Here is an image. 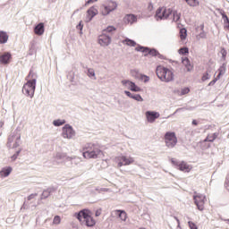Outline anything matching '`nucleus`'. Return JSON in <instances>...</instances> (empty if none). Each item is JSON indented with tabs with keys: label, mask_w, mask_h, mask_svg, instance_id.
<instances>
[{
	"label": "nucleus",
	"mask_w": 229,
	"mask_h": 229,
	"mask_svg": "<svg viewBox=\"0 0 229 229\" xmlns=\"http://www.w3.org/2000/svg\"><path fill=\"white\" fill-rule=\"evenodd\" d=\"M173 21L174 22H178L180 21V13H178L176 11L173 13Z\"/></svg>",
	"instance_id": "obj_30"
},
{
	"label": "nucleus",
	"mask_w": 229,
	"mask_h": 229,
	"mask_svg": "<svg viewBox=\"0 0 229 229\" xmlns=\"http://www.w3.org/2000/svg\"><path fill=\"white\" fill-rule=\"evenodd\" d=\"M61 221H62V219L60 218V216H56L54 217L53 223H54V225H60Z\"/></svg>",
	"instance_id": "obj_34"
},
{
	"label": "nucleus",
	"mask_w": 229,
	"mask_h": 229,
	"mask_svg": "<svg viewBox=\"0 0 229 229\" xmlns=\"http://www.w3.org/2000/svg\"><path fill=\"white\" fill-rule=\"evenodd\" d=\"M12 62V54L9 52H4L0 55V64L2 65H8Z\"/></svg>",
	"instance_id": "obj_14"
},
{
	"label": "nucleus",
	"mask_w": 229,
	"mask_h": 229,
	"mask_svg": "<svg viewBox=\"0 0 229 229\" xmlns=\"http://www.w3.org/2000/svg\"><path fill=\"white\" fill-rule=\"evenodd\" d=\"M189 92H191V89H190L189 88H183V89L181 90L182 96H185V94H189Z\"/></svg>",
	"instance_id": "obj_36"
},
{
	"label": "nucleus",
	"mask_w": 229,
	"mask_h": 229,
	"mask_svg": "<svg viewBox=\"0 0 229 229\" xmlns=\"http://www.w3.org/2000/svg\"><path fill=\"white\" fill-rule=\"evenodd\" d=\"M34 198H37V193H32L28 197V200L31 201V199H34Z\"/></svg>",
	"instance_id": "obj_41"
},
{
	"label": "nucleus",
	"mask_w": 229,
	"mask_h": 229,
	"mask_svg": "<svg viewBox=\"0 0 229 229\" xmlns=\"http://www.w3.org/2000/svg\"><path fill=\"white\" fill-rule=\"evenodd\" d=\"M104 31H106L107 33H112V31H115V29H114V26H109V27H107L106 30H104Z\"/></svg>",
	"instance_id": "obj_39"
},
{
	"label": "nucleus",
	"mask_w": 229,
	"mask_h": 229,
	"mask_svg": "<svg viewBox=\"0 0 229 229\" xmlns=\"http://www.w3.org/2000/svg\"><path fill=\"white\" fill-rule=\"evenodd\" d=\"M192 124H193V126H198V121L193 120V121H192Z\"/></svg>",
	"instance_id": "obj_48"
},
{
	"label": "nucleus",
	"mask_w": 229,
	"mask_h": 229,
	"mask_svg": "<svg viewBox=\"0 0 229 229\" xmlns=\"http://www.w3.org/2000/svg\"><path fill=\"white\" fill-rule=\"evenodd\" d=\"M165 143L167 148H174L178 143V139L174 132L168 131L165 134Z\"/></svg>",
	"instance_id": "obj_5"
},
{
	"label": "nucleus",
	"mask_w": 229,
	"mask_h": 229,
	"mask_svg": "<svg viewBox=\"0 0 229 229\" xmlns=\"http://www.w3.org/2000/svg\"><path fill=\"white\" fill-rule=\"evenodd\" d=\"M98 10L96 7L92 6L87 11L86 22H90L96 15H98Z\"/></svg>",
	"instance_id": "obj_15"
},
{
	"label": "nucleus",
	"mask_w": 229,
	"mask_h": 229,
	"mask_svg": "<svg viewBox=\"0 0 229 229\" xmlns=\"http://www.w3.org/2000/svg\"><path fill=\"white\" fill-rule=\"evenodd\" d=\"M75 131L72 127L69 124H66L63 127V137L64 139H72L75 135Z\"/></svg>",
	"instance_id": "obj_10"
},
{
	"label": "nucleus",
	"mask_w": 229,
	"mask_h": 229,
	"mask_svg": "<svg viewBox=\"0 0 229 229\" xmlns=\"http://www.w3.org/2000/svg\"><path fill=\"white\" fill-rule=\"evenodd\" d=\"M131 99H135V101H144V98L139 94L132 95Z\"/></svg>",
	"instance_id": "obj_33"
},
{
	"label": "nucleus",
	"mask_w": 229,
	"mask_h": 229,
	"mask_svg": "<svg viewBox=\"0 0 229 229\" xmlns=\"http://www.w3.org/2000/svg\"><path fill=\"white\" fill-rule=\"evenodd\" d=\"M45 28H44V23H38L35 28H34V33L35 35H38L40 37L41 35H44Z\"/></svg>",
	"instance_id": "obj_19"
},
{
	"label": "nucleus",
	"mask_w": 229,
	"mask_h": 229,
	"mask_svg": "<svg viewBox=\"0 0 229 229\" xmlns=\"http://www.w3.org/2000/svg\"><path fill=\"white\" fill-rule=\"evenodd\" d=\"M179 55H189V48L182 47V48L179 49Z\"/></svg>",
	"instance_id": "obj_32"
},
{
	"label": "nucleus",
	"mask_w": 229,
	"mask_h": 229,
	"mask_svg": "<svg viewBox=\"0 0 229 229\" xmlns=\"http://www.w3.org/2000/svg\"><path fill=\"white\" fill-rule=\"evenodd\" d=\"M78 28H81V30L83 28V26L81 25V22H80Z\"/></svg>",
	"instance_id": "obj_50"
},
{
	"label": "nucleus",
	"mask_w": 229,
	"mask_h": 229,
	"mask_svg": "<svg viewBox=\"0 0 229 229\" xmlns=\"http://www.w3.org/2000/svg\"><path fill=\"white\" fill-rule=\"evenodd\" d=\"M88 76L89 78H94V80H96V72H94V69L88 70Z\"/></svg>",
	"instance_id": "obj_31"
},
{
	"label": "nucleus",
	"mask_w": 229,
	"mask_h": 229,
	"mask_svg": "<svg viewBox=\"0 0 229 229\" xmlns=\"http://www.w3.org/2000/svg\"><path fill=\"white\" fill-rule=\"evenodd\" d=\"M194 203L198 208V210L203 211L205 210V201L207 198L203 194H197L193 197Z\"/></svg>",
	"instance_id": "obj_7"
},
{
	"label": "nucleus",
	"mask_w": 229,
	"mask_h": 229,
	"mask_svg": "<svg viewBox=\"0 0 229 229\" xmlns=\"http://www.w3.org/2000/svg\"><path fill=\"white\" fill-rule=\"evenodd\" d=\"M222 17H223V19H224L225 24H229L228 16H227L226 14H222Z\"/></svg>",
	"instance_id": "obj_40"
},
{
	"label": "nucleus",
	"mask_w": 229,
	"mask_h": 229,
	"mask_svg": "<svg viewBox=\"0 0 229 229\" xmlns=\"http://www.w3.org/2000/svg\"><path fill=\"white\" fill-rule=\"evenodd\" d=\"M219 79H217V77H216L213 81H211L209 82V85H214L216 83V81H217Z\"/></svg>",
	"instance_id": "obj_45"
},
{
	"label": "nucleus",
	"mask_w": 229,
	"mask_h": 229,
	"mask_svg": "<svg viewBox=\"0 0 229 229\" xmlns=\"http://www.w3.org/2000/svg\"><path fill=\"white\" fill-rule=\"evenodd\" d=\"M189 6H199V1L198 0H185Z\"/></svg>",
	"instance_id": "obj_28"
},
{
	"label": "nucleus",
	"mask_w": 229,
	"mask_h": 229,
	"mask_svg": "<svg viewBox=\"0 0 229 229\" xmlns=\"http://www.w3.org/2000/svg\"><path fill=\"white\" fill-rule=\"evenodd\" d=\"M173 13V11L171 9H166L165 7H160L157 10L156 13V19L158 21H162V19H167L169 15Z\"/></svg>",
	"instance_id": "obj_8"
},
{
	"label": "nucleus",
	"mask_w": 229,
	"mask_h": 229,
	"mask_svg": "<svg viewBox=\"0 0 229 229\" xmlns=\"http://www.w3.org/2000/svg\"><path fill=\"white\" fill-rule=\"evenodd\" d=\"M182 64L184 65V67H186V70L188 72H191V71H192V69H194V66L192 64H191V61L189 60V58L184 57L182 58Z\"/></svg>",
	"instance_id": "obj_21"
},
{
	"label": "nucleus",
	"mask_w": 229,
	"mask_h": 229,
	"mask_svg": "<svg viewBox=\"0 0 229 229\" xmlns=\"http://www.w3.org/2000/svg\"><path fill=\"white\" fill-rule=\"evenodd\" d=\"M221 55H222V57L224 60H226V55H227V52L225 48H222L221 51H220Z\"/></svg>",
	"instance_id": "obj_37"
},
{
	"label": "nucleus",
	"mask_w": 229,
	"mask_h": 229,
	"mask_svg": "<svg viewBox=\"0 0 229 229\" xmlns=\"http://www.w3.org/2000/svg\"><path fill=\"white\" fill-rule=\"evenodd\" d=\"M137 51H141V53H148L150 56H157V58H163V55L158 53L156 49H149L142 47L136 48Z\"/></svg>",
	"instance_id": "obj_11"
},
{
	"label": "nucleus",
	"mask_w": 229,
	"mask_h": 229,
	"mask_svg": "<svg viewBox=\"0 0 229 229\" xmlns=\"http://www.w3.org/2000/svg\"><path fill=\"white\" fill-rule=\"evenodd\" d=\"M124 24H133V22H137V16L134 14H126L123 18Z\"/></svg>",
	"instance_id": "obj_18"
},
{
	"label": "nucleus",
	"mask_w": 229,
	"mask_h": 229,
	"mask_svg": "<svg viewBox=\"0 0 229 229\" xmlns=\"http://www.w3.org/2000/svg\"><path fill=\"white\" fill-rule=\"evenodd\" d=\"M177 168L179 171H182V173H191V171H192V166L188 165L185 161L179 163V166Z\"/></svg>",
	"instance_id": "obj_16"
},
{
	"label": "nucleus",
	"mask_w": 229,
	"mask_h": 229,
	"mask_svg": "<svg viewBox=\"0 0 229 229\" xmlns=\"http://www.w3.org/2000/svg\"><path fill=\"white\" fill-rule=\"evenodd\" d=\"M77 219L89 228L96 226V220L92 217V212L89 209H82L77 214Z\"/></svg>",
	"instance_id": "obj_3"
},
{
	"label": "nucleus",
	"mask_w": 229,
	"mask_h": 229,
	"mask_svg": "<svg viewBox=\"0 0 229 229\" xmlns=\"http://www.w3.org/2000/svg\"><path fill=\"white\" fill-rule=\"evenodd\" d=\"M148 123H155L158 117H160V113L155 111H147L145 113Z\"/></svg>",
	"instance_id": "obj_12"
},
{
	"label": "nucleus",
	"mask_w": 229,
	"mask_h": 229,
	"mask_svg": "<svg viewBox=\"0 0 229 229\" xmlns=\"http://www.w3.org/2000/svg\"><path fill=\"white\" fill-rule=\"evenodd\" d=\"M176 221H177L178 225H180V220L178 218H176Z\"/></svg>",
	"instance_id": "obj_52"
},
{
	"label": "nucleus",
	"mask_w": 229,
	"mask_h": 229,
	"mask_svg": "<svg viewBox=\"0 0 229 229\" xmlns=\"http://www.w3.org/2000/svg\"><path fill=\"white\" fill-rule=\"evenodd\" d=\"M226 72V64H223L222 66L219 67L218 69V75L216 78L220 80V78Z\"/></svg>",
	"instance_id": "obj_25"
},
{
	"label": "nucleus",
	"mask_w": 229,
	"mask_h": 229,
	"mask_svg": "<svg viewBox=\"0 0 229 229\" xmlns=\"http://www.w3.org/2000/svg\"><path fill=\"white\" fill-rule=\"evenodd\" d=\"M170 161H171V164H173V165H175V167H179V165H180L181 162H179L175 158H171Z\"/></svg>",
	"instance_id": "obj_35"
},
{
	"label": "nucleus",
	"mask_w": 229,
	"mask_h": 229,
	"mask_svg": "<svg viewBox=\"0 0 229 229\" xmlns=\"http://www.w3.org/2000/svg\"><path fill=\"white\" fill-rule=\"evenodd\" d=\"M180 38L181 40H185V38H187V30L186 29H181L180 32Z\"/></svg>",
	"instance_id": "obj_27"
},
{
	"label": "nucleus",
	"mask_w": 229,
	"mask_h": 229,
	"mask_svg": "<svg viewBox=\"0 0 229 229\" xmlns=\"http://www.w3.org/2000/svg\"><path fill=\"white\" fill-rule=\"evenodd\" d=\"M101 155H103V151L96 148L94 144L89 143L82 148V156L88 160L90 158H98Z\"/></svg>",
	"instance_id": "obj_4"
},
{
	"label": "nucleus",
	"mask_w": 229,
	"mask_h": 229,
	"mask_svg": "<svg viewBox=\"0 0 229 229\" xmlns=\"http://www.w3.org/2000/svg\"><path fill=\"white\" fill-rule=\"evenodd\" d=\"M94 1H98V0H88L86 4H90V3H94Z\"/></svg>",
	"instance_id": "obj_47"
},
{
	"label": "nucleus",
	"mask_w": 229,
	"mask_h": 229,
	"mask_svg": "<svg viewBox=\"0 0 229 229\" xmlns=\"http://www.w3.org/2000/svg\"><path fill=\"white\" fill-rule=\"evenodd\" d=\"M114 212L116 216H119V219L121 221H126V219H128V214H126V211L117 209L114 210Z\"/></svg>",
	"instance_id": "obj_20"
},
{
	"label": "nucleus",
	"mask_w": 229,
	"mask_h": 229,
	"mask_svg": "<svg viewBox=\"0 0 229 229\" xmlns=\"http://www.w3.org/2000/svg\"><path fill=\"white\" fill-rule=\"evenodd\" d=\"M156 73L157 78L165 83H169V81H173V80H174V72H173V69L165 67L163 65H158L157 67Z\"/></svg>",
	"instance_id": "obj_2"
},
{
	"label": "nucleus",
	"mask_w": 229,
	"mask_h": 229,
	"mask_svg": "<svg viewBox=\"0 0 229 229\" xmlns=\"http://www.w3.org/2000/svg\"><path fill=\"white\" fill-rule=\"evenodd\" d=\"M54 126H64L65 124V120L57 119L53 122Z\"/></svg>",
	"instance_id": "obj_29"
},
{
	"label": "nucleus",
	"mask_w": 229,
	"mask_h": 229,
	"mask_svg": "<svg viewBox=\"0 0 229 229\" xmlns=\"http://www.w3.org/2000/svg\"><path fill=\"white\" fill-rule=\"evenodd\" d=\"M122 84L124 87H129L130 90L132 92H140L142 90L139 86H136L135 83L131 82V81L123 80L122 81Z\"/></svg>",
	"instance_id": "obj_13"
},
{
	"label": "nucleus",
	"mask_w": 229,
	"mask_h": 229,
	"mask_svg": "<svg viewBox=\"0 0 229 229\" xmlns=\"http://www.w3.org/2000/svg\"><path fill=\"white\" fill-rule=\"evenodd\" d=\"M225 28H226V30H229V23L225 24Z\"/></svg>",
	"instance_id": "obj_49"
},
{
	"label": "nucleus",
	"mask_w": 229,
	"mask_h": 229,
	"mask_svg": "<svg viewBox=\"0 0 229 229\" xmlns=\"http://www.w3.org/2000/svg\"><path fill=\"white\" fill-rule=\"evenodd\" d=\"M96 217H99L101 216V209H98L95 213Z\"/></svg>",
	"instance_id": "obj_44"
},
{
	"label": "nucleus",
	"mask_w": 229,
	"mask_h": 229,
	"mask_svg": "<svg viewBox=\"0 0 229 229\" xmlns=\"http://www.w3.org/2000/svg\"><path fill=\"white\" fill-rule=\"evenodd\" d=\"M122 42L123 44H125L126 46H130L131 47H135V46H137V43L134 40H131L130 38H126Z\"/></svg>",
	"instance_id": "obj_26"
},
{
	"label": "nucleus",
	"mask_w": 229,
	"mask_h": 229,
	"mask_svg": "<svg viewBox=\"0 0 229 229\" xmlns=\"http://www.w3.org/2000/svg\"><path fill=\"white\" fill-rule=\"evenodd\" d=\"M35 74L30 72L27 76V83L23 85L22 92L25 96L29 98H33L35 96V89L37 87V79H35Z\"/></svg>",
	"instance_id": "obj_1"
},
{
	"label": "nucleus",
	"mask_w": 229,
	"mask_h": 229,
	"mask_svg": "<svg viewBox=\"0 0 229 229\" xmlns=\"http://www.w3.org/2000/svg\"><path fill=\"white\" fill-rule=\"evenodd\" d=\"M111 42V38L110 37L105 35V34H102L98 37V44L100 46H108Z\"/></svg>",
	"instance_id": "obj_17"
},
{
	"label": "nucleus",
	"mask_w": 229,
	"mask_h": 229,
	"mask_svg": "<svg viewBox=\"0 0 229 229\" xmlns=\"http://www.w3.org/2000/svg\"><path fill=\"white\" fill-rule=\"evenodd\" d=\"M17 157H19V151L16 152V154H14V155L11 157L12 160H13V162L15 161V160H17Z\"/></svg>",
	"instance_id": "obj_42"
},
{
	"label": "nucleus",
	"mask_w": 229,
	"mask_h": 229,
	"mask_svg": "<svg viewBox=\"0 0 229 229\" xmlns=\"http://www.w3.org/2000/svg\"><path fill=\"white\" fill-rule=\"evenodd\" d=\"M202 80H203V81L207 80V77H206V76H203V77H202Z\"/></svg>",
	"instance_id": "obj_51"
},
{
	"label": "nucleus",
	"mask_w": 229,
	"mask_h": 229,
	"mask_svg": "<svg viewBox=\"0 0 229 229\" xmlns=\"http://www.w3.org/2000/svg\"><path fill=\"white\" fill-rule=\"evenodd\" d=\"M8 33L0 30V44H6V42H8Z\"/></svg>",
	"instance_id": "obj_22"
},
{
	"label": "nucleus",
	"mask_w": 229,
	"mask_h": 229,
	"mask_svg": "<svg viewBox=\"0 0 229 229\" xmlns=\"http://www.w3.org/2000/svg\"><path fill=\"white\" fill-rule=\"evenodd\" d=\"M126 96H128V98H133V95L130 92V91H124Z\"/></svg>",
	"instance_id": "obj_46"
},
{
	"label": "nucleus",
	"mask_w": 229,
	"mask_h": 229,
	"mask_svg": "<svg viewBox=\"0 0 229 229\" xmlns=\"http://www.w3.org/2000/svg\"><path fill=\"white\" fill-rule=\"evenodd\" d=\"M118 167H123V165H131L135 159L133 157H127L126 156H120L115 158Z\"/></svg>",
	"instance_id": "obj_9"
},
{
	"label": "nucleus",
	"mask_w": 229,
	"mask_h": 229,
	"mask_svg": "<svg viewBox=\"0 0 229 229\" xmlns=\"http://www.w3.org/2000/svg\"><path fill=\"white\" fill-rule=\"evenodd\" d=\"M188 225L190 226L191 229H198V225H196V224H194V222H188Z\"/></svg>",
	"instance_id": "obj_38"
},
{
	"label": "nucleus",
	"mask_w": 229,
	"mask_h": 229,
	"mask_svg": "<svg viewBox=\"0 0 229 229\" xmlns=\"http://www.w3.org/2000/svg\"><path fill=\"white\" fill-rule=\"evenodd\" d=\"M219 133L215 132L213 134H208L207 138L204 140V142H214L216 139H217Z\"/></svg>",
	"instance_id": "obj_24"
},
{
	"label": "nucleus",
	"mask_w": 229,
	"mask_h": 229,
	"mask_svg": "<svg viewBox=\"0 0 229 229\" xmlns=\"http://www.w3.org/2000/svg\"><path fill=\"white\" fill-rule=\"evenodd\" d=\"M141 80H143L144 81H149V77L143 75L141 76Z\"/></svg>",
	"instance_id": "obj_43"
},
{
	"label": "nucleus",
	"mask_w": 229,
	"mask_h": 229,
	"mask_svg": "<svg viewBox=\"0 0 229 229\" xmlns=\"http://www.w3.org/2000/svg\"><path fill=\"white\" fill-rule=\"evenodd\" d=\"M117 10V3L114 1H109L107 4H104L100 7V12L102 15H108L111 12Z\"/></svg>",
	"instance_id": "obj_6"
},
{
	"label": "nucleus",
	"mask_w": 229,
	"mask_h": 229,
	"mask_svg": "<svg viewBox=\"0 0 229 229\" xmlns=\"http://www.w3.org/2000/svg\"><path fill=\"white\" fill-rule=\"evenodd\" d=\"M11 173H12V167L8 166V167L3 168L0 171V176H2L3 178H6V176H10Z\"/></svg>",
	"instance_id": "obj_23"
}]
</instances>
